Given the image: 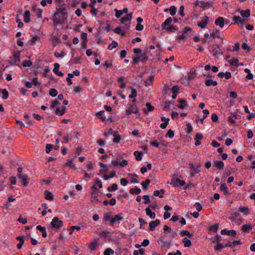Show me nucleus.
Returning <instances> with one entry per match:
<instances>
[{
    "instance_id": "obj_1",
    "label": "nucleus",
    "mask_w": 255,
    "mask_h": 255,
    "mask_svg": "<svg viewBox=\"0 0 255 255\" xmlns=\"http://www.w3.org/2000/svg\"><path fill=\"white\" fill-rule=\"evenodd\" d=\"M68 13L65 7L57 8L53 15V25L56 26L63 23L67 19Z\"/></svg>"
},
{
    "instance_id": "obj_2",
    "label": "nucleus",
    "mask_w": 255,
    "mask_h": 255,
    "mask_svg": "<svg viewBox=\"0 0 255 255\" xmlns=\"http://www.w3.org/2000/svg\"><path fill=\"white\" fill-rule=\"evenodd\" d=\"M172 21V18L171 17H168L165 21L162 23L161 27L162 30H165L167 32H174L178 30L177 26L170 25L168 26Z\"/></svg>"
},
{
    "instance_id": "obj_3",
    "label": "nucleus",
    "mask_w": 255,
    "mask_h": 255,
    "mask_svg": "<svg viewBox=\"0 0 255 255\" xmlns=\"http://www.w3.org/2000/svg\"><path fill=\"white\" fill-rule=\"evenodd\" d=\"M135 100L130 102L129 107L126 111V114L129 115L131 114H139L137 106L135 105Z\"/></svg>"
},
{
    "instance_id": "obj_4",
    "label": "nucleus",
    "mask_w": 255,
    "mask_h": 255,
    "mask_svg": "<svg viewBox=\"0 0 255 255\" xmlns=\"http://www.w3.org/2000/svg\"><path fill=\"white\" fill-rule=\"evenodd\" d=\"M132 17V13H129L128 14L127 16H124L121 19V23L125 24V27L127 28L128 30H129L130 24Z\"/></svg>"
},
{
    "instance_id": "obj_5",
    "label": "nucleus",
    "mask_w": 255,
    "mask_h": 255,
    "mask_svg": "<svg viewBox=\"0 0 255 255\" xmlns=\"http://www.w3.org/2000/svg\"><path fill=\"white\" fill-rule=\"evenodd\" d=\"M50 225L52 228L56 229H59L63 226V221L60 220L58 217H55L53 218Z\"/></svg>"
},
{
    "instance_id": "obj_6",
    "label": "nucleus",
    "mask_w": 255,
    "mask_h": 255,
    "mask_svg": "<svg viewBox=\"0 0 255 255\" xmlns=\"http://www.w3.org/2000/svg\"><path fill=\"white\" fill-rule=\"evenodd\" d=\"M92 189L93 190L92 192H91V202H94L97 203L98 202V200L97 199L98 196L99 195V192L97 189V187L95 185H94L92 187Z\"/></svg>"
},
{
    "instance_id": "obj_7",
    "label": "nucleus",
    "mask_w": 255,
    "mask_h": 255,
    "mask_svg": "<svg viewBox=\"0 0 255 255\" xmlns=\"http://www.w3.org/2000/svg\"><path fill=\"white\" fill-rule=\"evenodd\" d=\"M171 184L174 187L183 186L185 184L184 180H181L179 178H172Z\"/></svg>"
},
{
    "instance_id": "obj_8",
    "label": "nucleus",
    "mask_w": 255,
    "mask_h": 255,
    "mask_svg": "<svg viewBox=\"0 0 255 255\" xmlns=\"http://www.w3.org/2000/svg\"><path fill=\"white\" fill-rule=\"evenodd\" d=\"M212 51H214L213 56L217 57L223 53L222 51L220 49L218 44H214L210 47Z\"/></svg>"
},
{
    "instance_id": "obj_9",
    "label": "nucleus",
    "mask_w": 255,
    "mask_h": 255,
    "mask_svg": "<svg viewBox=\"0 0 255 255\" xmlns=\"http://www.w3.org/2000/svg\"><path fill=\"white\" fill-rule=\"evenodd\" d=\"M17 177L19 179L21 180L22 185L24 186H26L28 184L29 179L27 174H18Z\"/></svg>"
},
{
    "instance_id": "obj_10",
    "label": "nucleus",
    "mask_w": 255,
    "mask_h": 255,
    "mask_svg": "<svg viewBox=\"0 0 255 255\" xmlns=\"http://www.w3.org/2000/svg\"><path fill=\"white\" fill-rule=\"evenodd\" d=\"M209 17L207 16L203 17L202 20L198 23V26L201 28H205L208 24Z\"/></svg>"
},
{
    "instance_id": "obj_11",
    "label": "nucleus",
    "mask_w": 255,
    "mask_h": 255,
    "mask_svg": "<svg viewBox=\"0 0 255 255\" xmlns=\"http://www.w3.org/2000/svg\"><path fill=\"white\" fill-rule=\"evenodd\" d=\"M160 220H156L153 221H151L149 224V229L150 231H153L155 230V227L160 224Z\"/></svg>"
},
{
    "instance_id": "obj_12",
    "label": "nucleus",
    "mask_w": 255,
    "mask_h": 255,
    "mask_svg": "<svg viewBox=\"0 0 255 255\" xmlns=\"http://www.w3.org/2000/svg\"><path fill=\"white\" fill-rule=\"evenodd\" d=\"M128 163V162L126 159H123L121 162H119L117 160H113L112 161V164L114 166H118L120 165L121 167H124L127 165Z\"/></svg>"
},
{
    "instance_id": "obj_13",
    "label": "nucleus",
    "mask_w": 255,
    "mask_h": 255,
    "mask_svg": "<svg viewBox=\"0 0 255 255\" xmlns=\"http://www.w3.org/2000/svg\"><path fill=\"white\" fill-rule=\"evenodd\" d=\"M143 19L141 17H138L136 19L137 24L135 27V29L138 31H141L143 29V26L141 24L142 22Z\"/></svg>"
},
{
    "instance_id": "obj_14",
    "label": "nucleus",
    "mask_w": 255,
    "mask_h": 255,
    "mask_svg": "<svg viewBox=\"0 0 255 255\" xmlns=\"http://www.w3.org/2000/svg\"><path fill=\"white\" fill-rule=\"evenodd\" d=\"M203 138V136L202 134L200 133H196V134L194 137V139L195 140V145L196 146H198V145H200L201 142L200 141V140L202 139Z\"/></svg>"
},
{
    "instance_id": "obj_15",
    "label": "nucleus",
    "mask_w": 255,
    "mask_h": 255,
    "mask_svg": "<svg viewBox=\"0 0 255 255\" xmlns=\"http://www.w3.org/2000/svg\"><path fill=\"white\" fill-rule=\"evenodd\" d=\"M190 168L191 170V172L190 174V176L191 177H193L196 173H199L200 172V170L197 168H195L194 167V165L193 163H189Z\"/></svg>"
},
{
    "instance_id": "obj_16",
    "label": "nucleus",
    "mask_w": 255,
    "mask_h": 255,
    "mask_svg": "<svg viewBox=\"0 0 255 255\" xmlns=\"http://www.w3.org/2000/svg\"><path fill=\"white\" fill-rule=\"evenodd\" d=\"M213 3L211 1H208L205 2L204 1H201L200 6L203 8V10L206 8H209L212 7Z\"/></svg>"
},
{
    "instance_id": "obj_17",
    "label": "nucleus",
    "mask_w": 255,
    "mask_h": 255,
    "mask_svg": "<svg viewBox=\"0 0 255 255\" xmlns=\"http://www.w3.org/2000/svg\"><path fill=\"white\" fill-rule=\"evenodd\" d=\"M215 23L220 27L222 28L225 24L224 18L222 17H219L215 20Z\"/></svg>"
},
{
    "instance_id": "obj_18",
    "label": "nucleus",
    "mask_w": 255,
    "mask_h": 255,
    "mask_svg": "<svg viewBox=\"0 0 255 255\" xmlns=\"http://www.w3.org/2000/svg\"><path fill=\"white\" fill-rule=\"evenodd\" d=\"M36 229L41 233L43 238H46L47 237V233L45 227L38 225L36 226Z\"/></svg>"
},
{
    "instance_id": "obj_19",
    "label": "nucleus",
    "mask_w": 255,
    "mask_h": 255,
    "mask_svg": "<svg viewBox=\"0 0 255 255\" xmlns=\"http://www.w3.org/2000/svg\"><path fill=\"white\" fill-rule=\"evenodd\" d=\"M16 239L19 241V243L17 245V248L20 249L24 242V237L23 236H18Z\"/></svg>"
},
{
    "instance_id": "obj_20",
    "label": "nucleus",
    "mask_w": 255,
    "mask_h": 255,
    "mask_svg": "<svg viewBox=\"0 0 255 255\" xmlns=\"http://www.w3.org/2000/svg\"><path fill=\"white\" fill-rule=\"evenodd\" d=\"M66 107L62 106L61 108L58 107L55 110V113L58 116H62L65 113Z\"/></svg>"
},
{
    "instance_id": "obj_21",
    "label": "nucleus",
    "mask_w": 255,
    "mask_h": 255,
    "mask_svg": "<svg viewBox=\"0 0 255 255\" xmlns=\"http://www.w3.org/2000/svg\"><path fill=\"white\" fill-rule=\"evenodd\" d=\"M205 84L206 86L209 87L211 86H217L218 83L216 81H213L212 79H209L205 80Z\"/></svg>"
},
{
    "instance_id": "obj_22",
    "label": "nucleus",
    "mask_w": 255,
    "mask_h": 255,
    "mask_svg": "<svg viewBox=\"0 0 255 255\" xmlns=\"http://www.w3.org/2000/svg\"><path fill=\"white\" fill-rule=\"evenodd\" d=\"M220 189V190L223 192L224 194L226 195L230 194V192L228 190V187L226 184L221 183Z\"/></svg>"
},
{
    "instance_id": "obj_23",
    "label": "nucleus",
    "mask_w": 255,
    "mask_h": 255,
    "mask_svg": "<svg viewBox=\"0 0 255 255\" xmlns=\"http://www.w3.org/2000/svg\"><path fill=\"white\" fill-rule=\"evenodd\" d=\"M145 213L147 216H148L150 219H153L155 218V214L154 212H151L150 208H146L145 209Z\"/></svg>"
},
{
    "instance_id": "obj_24",
    "label": "nucleus",
    "mask_w": 255,
    "mask_h": 255,
    "mask_svg": "<svg viewBox=\"0 0 255 255\" xmlns=\"http://www.w3.org/2000/svg\"><path fill=\"white\" fill-rule=\"evenodd\" d=\"M214 164L215 166L217 168V169L219 170L223 169L224 167V163L222 161H215L214 162Z\"/></svg>"
},
{
    "instance_id": "obj_25",
    "label": "nucleus",
    "mask_w": 255,
    "mask_h": 255,
    "mask_svg": "<svg viewBox=\"0 0 255 255\" xmlns=\"http://www.w3.org/2000/svg\"><path fill=\"white\" fill-rule=\"evenodd\" d=\"M253 229V226L250 224H245L242 226V230L243 232H248Z\"/></svg>"
},
{
    "instance_id": "obj_26",
    "label": "nucleus",
    "mask_w": 255,
    "mask_h": 255,
    "mask_svg": "<svg viewBox=\"0 0 255 255\" xmlns=\"http://www.w3.org/2000/svg\"><path fill=\"white\" fill-rule=\"evenodd\" d=\"M165 193V190L164 189H161L160 190H155L153 192V195L155 196H159V198H162L163 197V194Z\"/></svg>"
},
{
    "instance_id": "obj_27",
    "label": "nucleus",
    "mask_w": 255,
    "mask_h": 255,
    "mask_svg": "<svg viewBox=\"0 0 255 255\" xmlns=\"http://www.w3.org/2000/svg\"><path fill=\"white\" fill-rule=\"evenodd\" d=\"M233 18L235 22L238 25L241 23H243L245 21V19L241 18L239 16L235 15Z\"/></svg>"
},
{
    "instance_id": "obj_28",
    "label": "nucleus",
    "mask_w": 255,
    "mask_h": 255,
    "mask_svg": "<svg viewBox=\"0 0 255 255\" xmlns=\"http://www.w3.org/2000/svg\"><path fill=\"white\" fill-rule=\"evenodd\" d=\"M240 13L242 17L248 18L250 16V10L249 9L242 10L241 11Z\"/></svg>"
},
{
    "instance_id": "obj_29",
    "label": "nucleus",
    "mask_w": 255,
    "mask_h": 255,
    "mask_svg": "<svg viewBox=\"0 0 255 255\" xmlns=\"http://www.w3.org/2000/svg\"><path fill=\"white\" fill-rule=\"evenodd\" d=\"M99 239L98 238L94 239V241L89 245V248L92 251H94L96 249Z\"/></svg>"
},
{
    "instance_id": "obj_30",
    "label": "nucleus",
    "mask_w": 255,
    "mask_h": 255,
    "mask_svg": "<svg viewBox=\"0 0 255 255\" xmlns=\"http://www.w3.org/2000/svg\"><path fill=\"white\" fill-rule=\"evenodd\" d=\"M129 192L131 194H134L136 195H138L141 192V189L136 186L133 188L130 189Z\"/></svg>"
},
{
    "instance_id": "obj_31",
    "label": "nucleus",
    "mask_w": 255,
    "mask_h": 255,
    "mask_svg": "<svg viewBox=\"0 0 255 255\" xmlns=\"http://www.w3.org/2000/svg\"><path fill=\"white\" fill-rule=\"evenodd\" d=\"M133 155L135 157V159L137 161H140L142 158V152L138 151H135L133 152Z\"/></svg>"
},
{
    "instance_id": "obj_32",
    "label": "nucleus",
    "mask_w": 255,
    "mask_h": 255,
    "mask_svg": "<svg viewBox=\"0 0 255 255\" xmlns=\"http://www.w3.org/2000/svg\"><path fill=\"white\" fill-rule=\"evenodd\" d=\"M179 103V105L177 107L180 109H184L187 105V102L184 99H179L178 100Z\"/></svg>"
},
{
    "instance_id": "obj_33",
    "label": "nucleus",
    "mask_w": 255,
    "mask_h": 255,
    "mask_svg": "<svg viewBox=\"0 0 255 255\" xmlns=\"http://www.w3.org/2000/svg\"><path fill=\"white\" fill-rule=\"evenodd\" d=\"M182 242L184 244V246L185 247H190V246H191V241L187 238H184L182 240Z\"/></svg>"
},
{
    "instance_id": "obj_34",
    "label": "nucleus",
    "mask_w": 255,
    "mask_h": 255,
    "mask_svg": "<svg viewBox=\"0 0 255 255\" xmlns=\"http://www.w3.org/2000/svg\"><path fill=\"white\" fill-rule=\"evenodd\" d=\"M44 195H45V197L47 200H50V201H52L53 200V196L50 192H49L47 190H46L44 192Z\"/></svg>"
},
{
    "instance_id": "obj_35",
    "label": "nucleus",
    "mask_w": 255,
    "mask_h": 255,
    "mask_svg": "<svg viewBox=\"0 0 255 255\" xmlns=\"http://www.w3.org/2000/svg\"><path fill=\"white\" fill-rule=\"evenodd\" d=\"M113 136L114 138L113 139V141L115 143H119L121 139V136L119 134H117V131L114 132Z\"/></svg>"
},
{
    "instance_id": "obj_36",
    "label": "nucleus",
    "mask_w": 255,
    "mask_h": 255,
    "mask_svg": "<svg viewBox=\"0 0 255 255\" xmlns=\"http://www.w3.org/2000/svg\"><path fill=\"white\" fill-rule=\"evenodd\" d=\"M24 21L25 23H28L30 22V11L29 10H26L24 12Z\"/></svg>"
},
{
    "instance_id": "obj_37",
    "label": "nucleus",
    "mask_w": 255,
    "mask_h": 255,
    "mask_svg": "<svg viewBox=\"0 0 255 255\" xmlns=\"http://www.w3.org/2000/svg\"><path fill=\"white\" fill-rule=\"evenodd\" d=\"M238 211L240 212L244 213L245 215H248L249 213V209L247 207L240 206L238 209Z\"/></svg>"
},
{
    "instance_id": "obj_38",
    "label": "nucleus",
    "mask_w": 255,
    "mask_h": 255,
    "mask_svg": "<svg viewBox=\"0 0 255 255\" xmlns=\"http://www.w3.org/2000/svg\"><path fill=\"white\" fill-rule=\"evenodd\" d=\"M139 57H140V60L142 62H144L145 61H146V60H147L148 59V56H147V53L145 51H144L143 52H142L140 55V56H139Z\"/></svg>"
},
{
    "instance_id": "obj_39",
    "label": "nucleus",
    "mask_w": 255,
    "mask_h": 255,
    "mask_svg": "<svg viewBox=\"0 0 255 255\" xmlns=\"http://www.w3.org/2000/svg\"><path fill=\"white\" fill-rule=\"evenodd\" d=\"M210 37L213 38H219L220 37V31L219 30H213V31L210 33Z\"/></svg>"
},
{
    "instance_id": "obj_40",
    "label": "nucleus",
    "mask_w": 255,
    "mask_h": 255,
    "mask_svg": "<svg viewBox=\"0 0 255 255\" xmlns=\"http://www.w3.org/2000/svg\"><path fill=\"white\" fill-rule=\"evenodd\" d=\"M154 79V76L152 75L149 77L145 81V86H148L152 84Z\"/></svg>"
},
{
    "instance_id": "obj_41",
    "label": "nucleus",
    "mask_w": 255,
    "mask_h": 255,
    "mask_svg": "<svg viewBox=\"0 0 255 255\" xmlns=\"http://www.w3.org/2000/svg\"><path fill=\"white\" fill-rule=\"evenodd\" d=\"M180 235L181 236H187L189 238H192L193 236V234L190 233L187 230H183L180 232Z\"/></svg>"
},
{
    "instance_id": "obj_42",
    "label": "nucleus",
    "mask_w": 255,
    "mask_h": 255,
    "mask_svg": "<svg viewBox=\"0 0 255 255\" xmlns=\"http://www.w3.org/2000/svg\"><path fill=\"white\" fill-rule=\"evenodd\" d=\"M225 248V245L221 243H218L217 245L215 246L214 250L215 251L221 252V250Z\"/></svg>"
},
{
    "instance_id": "obj_43",
    "label": "nucleus",
    "mask_w": 255,
    "mask_h": 255,
    "mask_svg": "<svg viewBox=\"0 0 255 255\" xmlns=\"http://www.w3.org/2000/svg\"><path fill=\"white\" fill-rule=\"evenodd\" d=\"M128 175L129 176H131L132 177L130 181L131 183H138V181L136 179V177H137V175L136 174L129 173L128 174Z\"/></svg>"
},
{
    "instance_id": "obj_44",
    "label": "nucleus",
    "mask_w": 255,
    "mask_h": 255,
    "mask_svg": "<svg viewBox=\"0 0 255 255\" xmlns=\"http://www.w3.org/2000/svg\"><path fill=\"white\" fill-rule=\"evenodd\" d=\"M116 221L118 224H120L121 221L124 219V216L122 214H118L115 216Z\"/></svg>"
},
{
    "instance_id": "obj_45",
    "label": "nucleus",
    "mask_w": 255,
    "mask_h": 255,
    "mask_svg": "<svg viewBox=\"0 0 255 255\" xmlns=\"http://www.w3.org/2000/svg\"><path fill=\"white\" fill-rule=\"evenodd\" d=\"M24 118L26 123L28 124L29 126H32L34 122L30 120V117L28 115H24Z\"/></svg>"
},
{
    "instance_id": "obj_46",
    "label": "nucleus",
    "mask_w": 255,
    "mask_h": 255,
    "mask_svg": "<svg viewBox=\"0 0 255 255\" xmlns=\"http://www.w3.org/2000/svg\"><path fill=\"white\" fill-rule=\"evenodd\" d=\"M113 31L117 34H121L123 36H125L126 33L121 30L120 27H117L113 30Z\"/></svg>"
},
{
    "instance_id": "obj_47",
    "label": "nucleus",
    "mask_w": 255,
    "mask_h": 255,
    "mask_svg": "<svg viewBox=\"0 0 255 255\" xmlns=\"http://www.w3.org/2000/svg\"><path fill=\"white\" fill-rule=\"evenodd\" d=\"M99 165L101 167H105V169H100V172H101V173H102V172H107L108 171V169L107 168V165L106 164H104V163H101V162H99Z\"/></svg>"
},
{
    "instance_id": "obj_48",
    "label": "nucleus",
    "mask_w": 255,
    "mask_h": 255,
    "mask_svg": "<svg viewBox=\"0 0 255 255\" xmlns=\"http://www.w3.org/2000/svg\"><path fill=\"white\" fill-rule=\"evenodd\" d=\"M229 63L234 66H238L239 63V60L236 58H233L232 59L229 60Z\"/></svg>"
},
{
    "instance_id": "obj_49",
    "label": "nucleus",
    "mask_w": 255,
    "mask_h": 255,
    "mask_svg": "<svg viewBox=\"0 0 255 255\" xmlns=\"http://www.w3.org/2000/svg\"><path fill=\"white\" fill-rule=\"evenodd\" d=\"M150 182V180H149V179H146L145 181L142 182L141 183V184L142 186L143 189H146L147 187L148 186Z\"/></svg>"
},
{
    "instance_id": "obj_50",
    "label": "nucleus",
    "mask_w": 255,
    "mask_h": 255,
    "mask_svg": "<svg viewBox=\"0 0 255 255\" xmlns=\"http://www.w3.org/2000/svg\"><path fill=\"white\" fill-rule=\"evenodd\" d=\"M57 91L54 88H51L49 90V94L52 97H56L57 95Z\"/></svg>"
},
{
    "instance_id": "obj_51",
    "label": "nucleus",
    "mask_w": 255,
    "mask_h": 255,
    "mask_svg": "<svg viewBox=\"0 0 255 255\" xmlns=\"http://www.w3.org/2000/svg\"><path fill=\"white\" fill-rule=\"evenodd\" d=\"M211 240L213 243H221L222 238L220 235H217L214 238H212Z\"/></svg>"
},
{
    "instance_id": "obj_52",
    "label": "nucleus",
    "mask_w": 255,
    "mask_h": 255,
    "mask_svg": "<svg viewBox=\"0 0 255 255\" xmlns=\"http://www.w3.org/2000/svg\"><path fill=\"white\" fill-rule=\"evenodd\" d=\"M176 7L174 5L170 7L169 10L170 11V14L171 16H174L176 14Z\"/></svg>"
},
{
    "instance_id": "obj_53",
    "label": "nucleus",
    "mask_w": 255,
    "mask_h": 255,
    "mask_svg": "<svg viewBox=\"0 0 255 255\" xmlns=\"http://www.w3.org/2000/svg\"><path fill=\"white\" fill-rule=\"evenodd\" d=\"M137 96V91L134 88H132L131 90V94L129 95L130 99H132L136 97Z\"/></svg>"
},
{
    "instance_id": "obj_54",
    "label": "nucleus",
    "mask_w": 255,
    "mask_h": 255,
    "mask_svg": "<svg viewBox=\"0 0 255 255\" xmlns=\"http://www.w3.org/2000/svg\"><path fill=\"white\" fill-rule=\"evenodd\" d=\"M118 45V42L114 41L112 43L109 44L108 49L110 50L116 48Z\"/></svg>"
},
{
    "instance_id": "obj_55",
    "label": "nucleus",
    "mask_w": 255,
    "mask_h": 255,
    "mask_svg": "<svg viewBox=\"0 0 255 255\" xmlns=\"http://www.w3.org/2000/svg\"><path fill=\"white\" fill-rule=\"evenodd\" d=\"M22 65L23 67H30L32 65V63L30 60H25L23 61Z\"/></svg>"
},
{
    "instance_id": "obj_56",
    "label": "nucleus",
    "mask_w": 255,
    "mask_h": 255,
    "mask_svg": "<svg viewBox=\"0 0 255 255\" xmlns=\"http://www.w3.org/2000/svg\"><path fill=\"white\" fill-rule=\"evenodd\" d=\"M118 189V185L117 184L114 183L111 186L108 187L107 190L110 191L112 192L113 191H115Z\"/></svg>"
},
{
    "instance_id": "obj_57",
    "label": "nucleus",
    "mask_w": 255,
    "mask_h": 255,
    "mask_svg": "<svg viewBox=\"0 0 255 255\" xmlns=\"http://www.w3.org/2000/svg\"><path fill=\"white\" fill-rule=\"evenodd\" d=\"M6 66H5V62L2 60L0 61V73H2V72L5 69Z\"/></svg>"
},
{
    "instance_id": "obj_58",
    "label": "nucleus",
    "mask_w": 255,
    "mask_h": 255,
    "mask_svg": "<svg viewBox=\"0 0 255 255\" xmlns=\"http://www.w3.org/2000/svg\"><path fill=\"white\" fill-rule=\"evenodd\" d=\"M81 227L79 226H73L71 227L69 234H72L74 230L80 231Z\"/></svg>"
},
{
    "instance_id": "obj_59",
    "label": "nucleus",
    "mask_w": 255,
    "mask_h": 255,
    "mask_svg": "<svg viewBox=\"0 0 255 255\" xmlns=\"http://www.w3.org/2000/svg\"><path fill=\"white\" fill-rule=\"evenodd\" d=\"M1 93L2 95V99L3 100H6L8 98L9 94L6 89H3L2 90Z\"/></svg>"
},
{
    "instance_id": "obj_60",
    "label": "nucleus",
    "mask_w": 255,
    "mask_h": 255,
    "mask_svg": "<svg viewBox=\"0 0 255 255\" xmlns=\"http://www.w3.org/2000/svg\"><path fill=\"white\" fill-rule=\"evenodd\" d=\"M192 29L191 28L187 26V27H185L183 28V32H186L185 33V34L187 37V36H189V33L191 32L192 31Z\"/></svg>"
},
{
    "instance_id": "obj_61",
    "label": "nucleus",
    "mask_w": 255,
    "mask_h": 255,
    "mask_svg": "<svg viewBox=\"0 0 255 255\" xmlns=\"http://www.w3.org/2000/svg\"><path fill=\"white\" fill-rule=\"evenodd\" d=\"M219 229V226L218 224H215L209 228V231L213 232L216 233Z\"/></svg>"
},
{
    "instance_id": "obj_62",
    "label": "nucleus",
    "mask_w": 255,
    "mask_h": 255,
    "mask_svg": "<svg viewBox=\"0 0 255 255\" xmlns=\"http://www.w3.org/2000/svg\"><path fill=\"white\" fill-rule=\"evenodd\" d=\"M133 255H144V250L142 249H140L138 251L134 250L133 253Z\"/></svg>"
},
{
    "instance_id": "obj_63",
    "label": "nucleus",
    "mask_w": 255,
    "mask_h": 255,
    "mask_svg": "<svg viewBox=\"0 0 255 255\" xmlns=\"http://www.w3.org/2000/svg\"><path fill=\"white\" fill-rule=\"evenodd\" d=\"M66 166H69L72 169H76V167L74 164L73 163V161L72 160H68L67 163H66Z\"/></svg>"
},
{
    "instance_id": "obj_64",
    "label": "nucleus",
    "mask_w": 255,
    "mask_h": 255,
    "mask_svg": "<svg viewBox=\"0 0 255 255\" xmlns=\"http://www.w3.org/2000/svg\"><path fill=\"white\" fill-rule=\"evenodd\" d=\"M114 252L110 248L106 249L104 253V255H111V254H114Z\"/></svg>"
}]
</instances>
